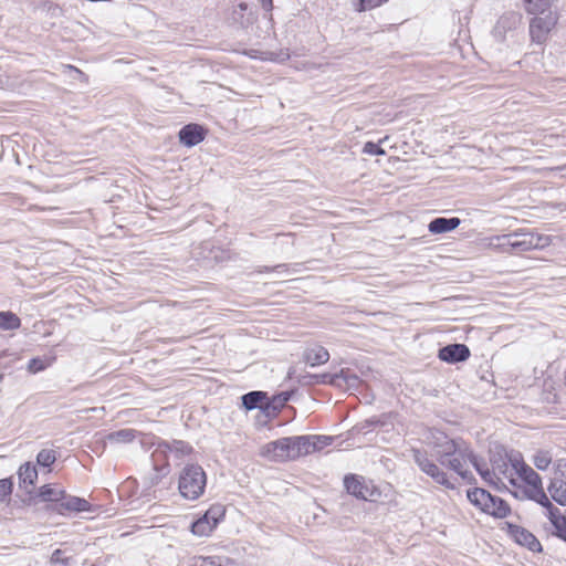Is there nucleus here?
<instances>
[{
    "label": "nucleus",
    "instance_id": "20",
    "mask_svg": "<svg viewBox=\"0 0 566 566\" xmlns=\"http://www.w3.org/2000/svg\"><path fill=\"white\" fill-rule=\"evenodd\" d=\"M461 220L457 217L453 218H436L428 224L429 232L433 234H441L457 229Z\"/></svg>",
    "mask_w": 566,
    "mask_h": 566
},
{
    "label": "nucleus",
    "instance_id": "31",
    "mask_svg": "<svg viewBox=\"0 0 566 566\" xmlns=\"http://www.w3.org/2000/svg\"><path fill=\"white\" fill-rule=\"evenodd\" d=\"M358 377L356 375L345 374L343 370L336 374L332 378V382L342 386L343 382L348 387H355L358 384Z\"/></svg>",
    "mask_w": 566,
    "mask_h": 566
},
{
    "label": "nucleus",
    "instance_id": "28",
    "mask_svg": "<svg viewBox=\"0 0 566 566\" xmlns=\"http://www.w3.org/2000/svg\"><path fill=\"white\" fill-rule=\"evenodd\" d=\"M21 319L10 311H0V329L15 331L20 328Z\"/></svg>",
    "mask_w": 566,
    "mask_h": 566
},
{
    "label": "nucleus",
    "instance_id": "30",
    "mask_svg": "<svg viewBox=\"0 0 566 566\" xmlns=\"http://www.w3.org/2000/svg\"><path fill=\"white\" fill-rule=\"evenodd\" d=\"M553 479H559L566 481V457L557 455L554 461L552 469Z\"/></svg>",
    "mask_w": 566,
    "mask_h": 566
},
{
    "label": "nucleus",
    "instance_id": "11",
    "mask_svg": "<svg viewBox=\"0 0 566 566\" xmlns=\"http://www.w3.org/2000/svg\"><path fill=\"white\" fill-rule=\"evenodd\" d=\"M538 504L543 506V515L548 521L546 530L554 536L566 542V516L559 509L552 504L548 497L547 502H539Z\"/></svg>",
    "mask_w": 566,
    "mask_h": 566
},
{
    "label": "nucleus",
    "instance_id": "36",
    "mask_svg": "<svg viewBox=\"0 0 566 566\" xmlns=\"http://www.w3.org/2000/svg\"><path fill=\"white\" fill-rule=\"evenodd\" d=\"M49 365L50 363H45L40 358H33L28 364V370L32 374H36L39 371L44 370Z\"/></svg>",
    "mask_w": 566,
    "mask_h": 566
},
{
    "label": "nucleus",
    "instance_id": "5",
    "mask_svg": "<svg viewBox=\"0 0 566 566\" xmlns=\"http://www.w3.org/2000/svg\"><path fill=\"white\" fill-rule=\"evenodd\" d=\"M467 497L480 512L496 518H504L511 512L509 504L504 500L493 496L484 489L474 488L469 490Z\"/></svg>",
    "mask_w": 566,
    "mask_h": 566
},
{
    "label": "nucleus",
    "instance_id": "24",
    "mask_svg": "<svg viewBox=\"0 0 566 566\" xmlns=\"http://www.w3.org/2000/svg\"><path fill=\"white\" fill-rule=\"evenodd\" d=\"M234 562L221 556H193L191 566H233Z\"/></svg>",
    "mask_w": 566,
    "mask_h": 566
},
{
    "label": "nucleus",
    "instance_id": "33",
    "mask_svg": "<svg viewBox=\"0 0 566 566\" xmlns=\"http://www.w3.org/2000/svg\"><path fill=\"white\" fill-rule=\"evenodd\" d=\"M13 490V481L10 478L0 479V502L9 497Z\"/></svg>",
    "mask_w": 566,
    "mask_h": 566
},
{
    "label": "nucleus",
    "instance_id": "42",
    "mask_svg": "<svg viewBox=\"0 0 566 566\" xmlns=\"http://www.w3.org/2000/svg\"><path fill=\"white\" fill-rule=\"evenodd\" d=\"M240 8H241V10H245L247 9V4L245 3H241Z\"/></svg>",
    "mask_w": 566,
    "mask_h": 566
},
{
    "label": "nucleus",
    "instance_id": "7",
    "mask_svg": "<svg viewBox=\"0 0 566 566\" xmlns=\"http://www.w3.org/2000/svg\"><path fill=\"white\" fill-rule=\"evenodd\" d=\"M226 516V509L221 504H212L200 517L190 525V533L195 537H209Z\"/></svg>",
    "mask_w": 566,
    "mask_h": 566
},
{
    "label": "nucleus",
    "instance_id": "21",
    "mask_svg": "<svg viewBox=\"0 0 566 566\" xmlns=\"http://www.w3.org/2000/svg\"><path fill=\"white\" fill-rule=\"evenodd\" d=\"M266 399V394L263 391H251L242 396V405L247 410H253L256 408L262 409L264 412L269 413L270 403L265 406L262 402Z\"/></svg>",
    "mask_w": 566,
    "mask_h": 566
},
{
    "label": "nucleus",
    "instance_id": "14",
    "mask_svg": "<svg viewBox=\"0 0 566 566\" xmlns=\"http://www.w3.org/2000/svg\"><path fill=\"white\" fill-rule=\"evenodd\" d=\"M510 537L518 545L525 546L532 552H541L542 545L539 541L526 528L512 523L506 524Z\"/></svg>",
    "mask_w": 566,
    "mask_h": 566
},
{
    "label": "nucleus",
    "instance_id": "4",
    "mask_svg": "<svg viewBox=\"0 0 566 566\" xmlns=\"http://www.w3.org/2000/svg\"><path fill=\"white\" fill-rule=\"evenodd\" d=\"M207 475L198 464H187L179 473L178 492L186 501L198 500L206 490Z\"/></svg>",
    "mask_w": 566,
    "mask_h": 566
},
{
    "label": "nucleus",
    "instance_id": "38",
    "mask_svg": "<svg viewBox=\"0 0 566 566\" xmlns=\"http://www.w3.org/2000/svg\"><path fill=\"white\" fill-rule=\"evenodd\" d=\"M313 442H316V450L322 449L323 447L329 446L332 439L325 436H313L310 437Z\"/></svg>",
    "mask_w": 566,
    "mask_h": 566
},
{
    "label": "nucleus",
    "instance_id": "26",
    "mask_svg": "<svg viewBox=\"0 0 566 566\" xmlns=\"http://www.w3.org/2000/svg\"><path fill=\"white\" fill-rule=\"evenodd\" d=\"M39 496L45 502H59L65 499V491L52 484H44L39 489Z\"/></svg>",
    "mask_w": 566,
    "mask_h": 566
},
{
    "label": "nucleus",
    "instance_id": "2",
    "mask_svg": "<svg viewBox=\"0 0 566 566\" xmlns=\"http://www.w3.org/2000/svg\"><path fill=\"white\" fill-rule=\"evenodd\" d=\"M515 482L512 494L520 499H528L539 502H547V495L543 489L542 478L535 470L530 467L524 459L516 454L515 464Z\"/></svg>",
    "mask_w": 566,
    "mask_h": 566
},
{
    "label": "nucleus",
    "instance_id": "18",
    "mask_svg": "<svg viewBox=\"0 0 566 566\" xmlns=\"http://www.w3.org/2000/svg\"><path fill=\"white\" fill-rule=\"evenodd\" d=\"M521 15L516 12L503 14L494 27V34L503 36L506 31L516 29L521 24Z\"/></svg>",
    "mask_w": 566,
    "mask_h": 566
},
{
    "label": "nucleus",
    "instance_id": "12",
    "mask_svg": "<svg viewBox=\"0 0 566 566\" xmlns=\"http://www.w3.org/2000/svg\"><path fill=\"white\" fill-rule=\"evenodd\" d=\"M413 459L419 469L429 475L434 482L446 488L452 489L453 484L448 479L447 474L439 469V467L429 459L427 452L418 449L412 450Z\"/></svg>",
    "mask_w": 566,
    "mask_h": 566
},
{
    "label": "nucleus",
    "instance_id": "1",
    "mask_svg": "<svg viewBox=\"0 0 566 566\" xmlns=\"http://www.w3.org/2000/svg\"><path fill=\"white\" fill-rule=\"evenodd\" d=\"M316 451V442L308 436L282 438L264 444L260 454L273 461L294 460Z\"/></svg>",
    "mask_w": 566,
    "mask_h": 566
},
{
    "label": "nucleus",
    "instance_id": "17",
    "mask_svg": "<svg viewBox=\"0 0 566 566\" xmlns=\"http://www.w3.org/2000/svg\"><path fill=\"white\" fill-rule=\"evenodd\" d=\"M525 12L532 17L555 12L554 0H522Z\"/></svg>",
    "mask_w": 566,
    "mask_h": 566
},
{
    "label": "nucleus",
    "instance_id": "29",
    "mask_svg": "<svg viewBox=\"0 0 566 566\" xmlns=\"http://www.w3.org/2000/svg\"><path fill=\"white\" fill-rule=\"evenodd\" d=\"M61 509L73 512H86L90 510V504L86 500L78 496H69L63 499Z\"/></svg>",
    "mask_w": 566,
    "mask_h": 566
},
{
    "label": "nucleus",
    "instance_id": "34",
    "mask_svg": "<svg viewBox=\"0 0 566 566\" xmlns=\"http://www.w3.org/2000/svg\"><path fill=\"white\" fill-rule=\"evenodd\" d=\"M388 0H359V6L357 8V11H366V10H373L377 7H380Z\"/></svg>",
    "mask_w": 566,
    "mask_h": 566
},
{
    "label": "nucleus",
    "instance_id": "19",
    "mask_svg": "<svg viewBox=\"0 0 566 566\" xmlns=\"http://www.w3.org/2000/svg\"><path fill=\"white\" fill-rule=\"evenodd\" d=\"M305 361L312 366H321L328 361L329 353L321 345H313L304 352Z\"/></svg>",
    "mask_w": 566,
    "mask_h": 566
},
{
    "label": "nucleus",
    "instance_id": "15",
    "mask_svg": "<svg viewBox=\"0 0 566 566\" xmlns=\"http://www.w3.org/2000/svg\"><path fill=\"white\" fill-rule=\"evenodd\" d=\"M207 129L199 124L185 125L178 133L179 143L185 147L191 148L205 140Z\"/></svg>",
    "mask_w": 566,
    "mask_h": 566
},
{
    "label": "nucleus",
    "instance_id": "35",
    "mask_svg": "<svg viewBox=\"0 0 566 566\" xmlns=\"http://www.w3.org/2000/svg\"><path fill=\"white\" fill-rule=\"evenodd\" d=\"M363 153L367 155H376V156H384L386 154L385 149L381 148L379 145L367 142L363 147Z\"/></svg>",
    "mask_w": 566,
    "mask_h": 566
},
{
    "label": "nucleus",
    "instance_id": "32",
    "mask_svg": "<svg viewBox=\"0 0 566 566\" xmlns=\"http://www.w3.org/2000/svg\"><path fill=\"white\" fill-rule=\"evenodd\" d=\"M56 460L53 450L43 449L36 454V463L43 468H50Z\"/></svg>",
    "mask_w": 566,
    "mask_h": 566
},
{
    "label": "nucleus",
    "instance_id": "16",
    "mask_svg": "<svg viewBox=\"0 0 566 566\" xmlns=\"http://www.w3.org/2000/svg\"><path fill=\"white\" fill-rule=\"evenodd\" d=\"M438 357L448 364H455L467 360L470 357V349L464 344H451L442 347Z\"/></svg>",
    "mask_w": 566,
    "mask_h": 566
},
{
    "label": "nucleus",
    "instance_id": "25",
    "mask_svg": "<svg viewBox=\"0 0 566 566\" xmlns=\"http://www.w3.org/2000/svg\"><path fill=\"white\" fill-rule=\"evenodd\" d=\"M551 497L562 506H566V481L552 479L548 485Z\"/></svg>",
    "mask_w": 566,
    "mask_h": 566
},
{
    "label": "nucleus",
    "instance_id": "9",
    "mask_svg": "<svg viewBox=\"0 0 566 566\" xmlns=\"http://www.w3.org/2000/svg\"><path fill=\"white\" fill-rule=\"evenodd\" d=\"M344 485L349 494L364 501H376L381 494L373 481L355 474L346 475Z\"/></svg>",
    "mask_w": 566,
    "mask_h": 566
},
{
    "label": "nucleus",
    "instance_id": "3",
    "mask_svg": "<svg viewBox=\"0 0 566 566\" xmlns=\"http://www.w3.org/2000/svg\"><path fill=\"white\" fill-rule=\"evenodd\" d=\"M516 455H510L505 459H495L492 461L491 469L478 468V472L485 483L494 489L502 491L509 490L512 492L515 482V464Z\"/></svg>",
    "mask_w": 566,
    "mask_h": 566
},
{
    "label": "nucleus",
    "instance_id": "8",
    "mask_svg": "<svg viewBox=\"0 0 566 566\" xmlns=\"http://www.w3.org/2000/svg\"><path fill=\"white\" fill-rule=\"evenodd\" d=\"M463 443L450 439L441 431H432L428 437L427 446L430 455L436 458L441 464H446L451 455H454Z\"/></svg>",
    "mask_w": 566,
    "mask_h": 566
},
{
    "label": "nucleus",
    "instance_id": "39",
    "mask_svg": "<svg viewBox=\"0 0 566 566\" xmlns=\"http://www.w3.org/2000/svg\"><path fill=\"white\" fill-rule=\"evenodd\" d=\"M287 400H289L287 394H282V395L273 397L272 402H269V403H270V406L273 405L274 409H276V408H282L286 403Z\"/></svg>",
    "mask_w": 566,
    "mask_h": 566
},
{
    "label": "nucleus",
    "instance_id": "6",
    "mask_svg": "<svg viewBox=\"0 0 566 566\" xmlns=\"http://www.w3.org/2000/svg\"><path fill=\"white\" fill-rule=\"evenodd\" d=\"M497 239H506L509 248L522 252L543 250L552 243V238L549 235L536 232H514L509 235L499 237Z\"/></svg>",
    "mask_w": 566,
    "mask_h": 566
},
{
    "label": "nucleus",
    "instance_id": "10",
    "mask_svg": "<svg viewBox=\"0 0 566 566\" xmlns=\"http://www.w3.org/2000/svg\"><path fill=\"white\" fill-rule=\"evenodd\" d=\"M558 15L556 12L532 17L528 25V33L532 43L544 44L552 30L556 27Z\"/></svg>",
    "mask_w": 566,
    "mask_h": 566
},
{
    "label": "nucleus",
    "instance_id": "40",
    "mask_svg": "<svg viewBox=\"0 0 566 566\" xmlns=\"http://www.w3.org/2000/svg\"><path fill=\"white\" fill-rule=\"evenodd\" d=\"M263 9H265L266 11H271L272 10V7H273V0H260Z\"/></svg>",
    "mask_w": 566,
    "mask_h": 566
},
{
    "label": "nucleus",
    "instance_id": "37",
    "mask_svg": "<svg viewBox=\"0 0 566 566\" xmlns=\"http://www.w3.org/2000/svg\"><path fill=\"white\" fill-rule=\"evenodd\" d=\"M64 553L61 549H55L51 556V563L55 565L67 566L69 558L63 556Z\"/></svg>",
    "mask_w": 566,
    "mask_h": 566
},
{
    "label": "nucleus",
    "instance_id": "13",
    "mask_svg": "<svg viewBox=\"0 0 566 566\" xmlns=\"http://www.w3.org/2000/svg\"><path fill=\"white\" fill-rule=\"evenodd\" d=\"M449 468L458 473L460 476L465 478L468 474V468L470 464H472L475 470L478 471V468H483L478 459L472 454V452L462 444L460 447V450L457 451L454 455H451L447 463Z\"/></svg>",
    "mask_w": 566,
    "mask_h": 566
},
{
    "label": "nucleus",
    "instance_id": "22",
    "mask_svg": "<svg viewBox=\"0 0 566 566\" xmlns=\"http://www.w3.org/2000/svg\"><path fill=\"white\" fill-rule=\"evenodd\" d=\"M556 457L557 454H554L551 450H537L531 460L538 471H547L553 469Z\"/></svg>",
    "mask_w": 566,
    "mask_h": 566
},
{
    "label": "nucleus",
    "instance_id": "23",
    "mask_svg": "<svg viewBox=\"0 0 566 566\" xmlns=\"http://www.w3.org/2000/svg\"><path fill=\"white\" fill-rule=\"evenodd\" d=\"M20 486H33L38 480V471L31 462H25L18 470Z\"/></svg>",
    "mask_w": 566,
    "mask_h": 566
},
{
    "label": "nucleus",
    "instance_id": "43",
    "mask_svg": "<svg viewBox=\"0 0 566 566\" xmlns=\"http://www.w3.org/2000/svg\"><path fill=\"white\" fill-rule=\"evenodd\" d=\"M287 57H289V55H287V54H284V55L280 59V61H284V60H286Z\"/></svg>",
    "mask_w": 566,
    "mask_h": 566
},
{
    "label": "nucleus",
    "instance_id": "41",
    "mask_svg": "<svg viewBox=\"0 0 566 566\" xmlns=\"http://www.w3.org/2000/svg\"><path fill=\"white\" fill-rule=\"evenodd\" d=\"M554 170L564 171V170H566V165H565V166H563V167L555 168Z\"/></svg>",
    "mask_w": 566,
    "mask_h": 566
},
{
    "label": "nucleus",
    "instance_id": "27",
    "mask_svg": "<svg viewBox=\"0 0 566 566\" xmlns=\"http://www.w3.org/2000/svg\"><path fill=\"white\" fill-rule=\"evenodd\" d=\"M135 438H136L135 430L122 429V430L109 433L106 437V442H108L109 444L119 446V444L129 443V442L134 441Z\"/></svg>",
    "mask_w": 566,
    "mask_h": 566
}]
</instances>
